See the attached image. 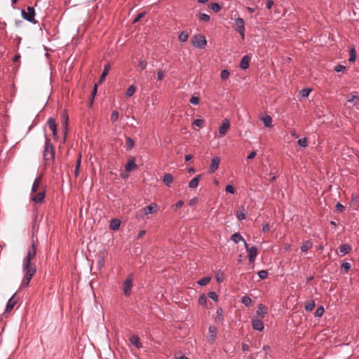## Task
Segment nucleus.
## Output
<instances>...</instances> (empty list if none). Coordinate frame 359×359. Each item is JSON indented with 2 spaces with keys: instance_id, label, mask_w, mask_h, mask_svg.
I'll use <instances>...</instances> for the list:
<instances>
[{
  "instance_id": "1",
  "label": "nucleus",
  "mask_w": 359,
  "mask_h": 359,
  "mask_svg": "<svg viewBox=\"0 0 359 359\" xmlns=\"http://www.w3.org/2000/svg\"><path fill=\"white\" fill-rule=\"evenodd\" d=\"M46 144L43 149V161L45 165H51L55 159V150L50 140L45 135Z\"/></svg>"
},
{
  "instance_id": "2",
  "label": "nucleus",
  "mask_w": 359,
  "mask_h": 359,
  "mask_svg": "<svg viewBox=\"0 0 359 359\" xmlns=\"http://www.w3.org/2000/svg\"><path fill=\"white\" fill-rule=\"evenodd\" d=\"M36 250L37 246L34 241H32V244L31 247L28 249L27 255L23 260V268L25 269H36L35 264L32 263V260H33L36 257Z\"/></svg>"
},
{
  "instance_id": "3",
  "label": "nucleus",
  "mask_w": 359,
  "mask_h": 359,
  "mask_svg": "<svg viewBox=\"0 0 359 359\" xmlns=\"http://www.w3.org/2000/svg\"><path fill=\"white\" fill-rule=\"evenodd\" d=\"M27 11L24 9L21 11V15L22 18L33 24H36L37 21L34 18L36 15L34 8L28 6L27 8Z\"/></svg>"
},
{
  "instance_id": "4",
  "label": "nucleus",
  "mask_w": 359,
  "mask_h": 359,
  "mask_svg": "<svg viewBox=\"0 0 359 359\" xmlns=\"http://www.w3.org/2000/svg\"><path fill=\"white\" fill-rule=\"evenodd\" d=\"M191 43L194 47L203 49L207 45V40L203 35H196L192 38Z\"/></svg>"
},
{
  "instance_id": "5",
  "label": "nucleus",
  "mask_w": 359,
  "mask_h": 359,
  "mask_svg": "<svg viewBox=\"0 0 359 359\" xmlns=\"http://www.w3.org/2000/svg\"><path fill=\"white\" fill-rule=\"evenodd\" d=\"M23 271L25 273V276H24L22 280V283H21V287H27V286L29 285V284L32 277L35 274V273L36 271V269H25L23 268Z\"/></svg>"
},
{
  "instance_id": "6",
  "label": "nucleus",
  "mask_w": 359,
  "mask_h": 359,
  "mask_svg": "<svg viewBox=\"0 0 359 359\" xmlns=\"http://www.w3.org/2000/svg\"><path fill=\"white\" fill-rule=\"evenodd\" d=\"M133 287V274L130 273L124 280L123 284V291L126 297H128L131 294V290Z\"/></svg>"
},
{
  "instance_id": "7",
  "label": "nucleus",
  "mask_w": 359,
  "mask_h": 359,
  "mask_svg": "<svg viewBox=\"0 0 359 359\" xmlns=\"http://www.w3.org/2000/svg\"><path fill=\"white\" fill-rule=\"evenodd\" d=\"M62 116V133H63V143L65 142L66 141V139H67V132H68V121H69V117H68V114L66 113V112H63L61 115Z\"/></svg>"
},
{
  "instance_id": "8",
  "label": "nucleus",
  "mask_w": 359,
  "mask_h": 359,
  "mask_svg": "<svg viewBox=\"0 0 359 359\" xmlns=\"http://www.w3.org/2000/svg\"><path fill=\"white\" fill-rule=\"evenodd\" d=\"M245 248L248 252L249 262L253 263L257 255V248L255 246L249 247L248 244L245 242Z\"/></svg>"
},
{
  "instance_id": "9",
  "label": "nucleus",
  "mask_w": 359,
  "mask_h": 359,
  "mask_svg": "<svg viewBox=\"0 0 359 359\" xmlns=\"http://www.w3.org/2000/svg\"><path fill=\"white\" fill-rule=\"evenodd\" d=\"M235 25L236 26V30L241 34L243 39H245V22L241 18H238L235 20Z\"/></svg>"
},
{
  "instance_id": "10",
  "label": "nucleus",
  "mask_w": 359,
  "mask_h": 359,
  "mask_svg": "<svg viewBox=\"0 0 359 359\" xmlns=\"http://www.w3.org/2000/svg\"><path fill=\"white\" fill-rule=\"evenodd\" d=\"M230 128V123L227 118L222 121L221 126L219 127V133L221 137L226 135L228 130Z\"/></svg>"
},
{
  "instance_id": "11",
  "label": "nucleus",
  "mask_w": 359,
  "mask_h": 359,
  "mask_svg": "<svg viewBox=\"0 0 359 359\" xmlns=\"http://www.w3.org/2000/svg\"><path fill=\"white\" fill-rule=\"evenodd\" d=\"M46 196V191L43 190L39 193H32L31 198L32 200L36 203H42Z\"/></svg>"
},
{
  "instance_id": "12",
  "label": "nucleus",
  "mask_w": 359,
  "mask_h": 359,
  "mask_svg": "<svg viewBox=\"0 0 359 359\" xmlns=\"http://www.w3.org/2000/svg\"><path fill=\"white\" fill-rule=\"evenodd\" d=\"M158 209V205L155 203H152L149 205H147L145 208H144L142 209V211L144 212V215L147 217L149 215L157 212Z\"/></svg>"
},
{
  "instance_id": "13",
  "label": "nucleus",
  "mask_w": 359,
  "mask_h": 359,
  "mask_svg": "<svg viewBox=\"0 0 359 359\" xmlns=\"http://www.w3.org/2000/svg\"><path fill=\"white\" fill-rule=\"evenodd\" d=\"M47 124L48 125L50 129L52 130L53 135L54 138L57 139V137H58L57 130V126L56 124L55 119L52 117L49 118L47 121Z\"/></svg>"
},
{
  "instance_id": "14",
  "label": "nucleus",
  "mask_w": 359,
  "mask_h": 359,
  "mask_svg": "<svg viewBox=\"0 0 359 359\" xmlns=\"http://www.w3.org/2000/svg\"><path fill=\"white\" fill-rule=\"evenodd\" d=\"M137 168V164L135 163V158L133 156H130L128 159L127 163L125 165V170L127 172H130L132 170L136 169Z\"/></svg>"
},
{
  "instance_id": "15",
  "label": "nucleus",
  "mask_w": 359,
  "mask_h": 359,
  "mask_svg": "<svg viewBox=\"0 0 359 359\" xmlns=\"http://www.w3.org/2000/svg\"><path fill=\"white\" fill-rule=\"evenodd\" d=\"M346 100L348 102L352 103L357 109H359V96L350 93L346 96Z\"/></svg>"
},
{
  "instance_id": "16",
  "label": "nucleus",
  "mask_w": 359,
  "mask_h": 359,
  "mask_svg": "<svg viewBox=\"0 0 359 359\" xmlns=\"http://www.w3.org/2000/svg\"><path fill=\"white\" fill-rule=\"evenodd\" d=\"M252 326L254 330L261 331L264 329V323L262 319L259 318H252Z\"/></svg>"
},
{
  "instance_id": "17",
  "label": "nucleus",
  "mask_w": 359,
  "mask_h": 359,
  "mask_svg": "<svg viewBox=\"0 0 359 359\" xmlns=\"http://www.w3.org/2000/svg\"><path fill=\"white\" fill-rule=\"evenodd\" d=\"M220 159L219 157H214L212 158L211 163L209 168V172L213 173L216 170H217L219 165Z\"/></svg>"
},
{
  "instance_id": "18",
  "label": "nucleus",
  "mask_w": 359,
  "mask_h": 359,
  "mask_svg": "<svg viewBox=\"0 0 359 359\" xmlns=\"http://www.w3.org/2000/svg\"><path fill=\"white\" fill-rule=\"evenodd\" d=\"M257 318L262 319L267 313V307L262 304H259L257 310Z\"/></svg>"
},
{
  "instance_id": "19",
  "label": "nucleus",
  "mask_w": 359,
  "mask_h": 359,
  "mask_svg": "<svg viewBox=\"0 0 359 359\" xmlns=\"http://www.w3.org/2000/svg\"><path fill=\"white\" fill-rule=\"evenodd\" d=\"M17 303V300L15 298V294L13 295L8 301L5 312H10Z\"/></svg>"
},
{
  "instance_id": "20",
  "label": "nucleus",
  "mask_w": 359,
  "mask_h": 359,
  "mask_svg": "<svg viewBox=\"0 0 359 359\" xmlns=\"http://www.w3.org/2000/svg\"><path fill=\"white\" fill-rule=\"evenodd\" d=\"M250 60V58L248 55L243 56L241 60L240 64H239L240 68L242 69H248L249 67Z\"/></svg>"
},
{
  "instance_id": "21",
  "label": "nucleus",
  "mask_w": 359,
  "mask_h": 359,
  "mask_svg": "<svg viewBox=\"0 0 359 359\" xmlns=\"http://www.w3.org/2000/svg\"><path fill=\"white\" fill-rule=\"evenodd\" d=\"M201 178V175H198L193 178L189 183V187L190 189H195L198 187L200 179Z\"/></svg>"
},
{
  "instance_id": "22",
  "label": "nucleus",
  "mask_w": 359,
  "mask_h": 359,
  "mask_svg": "<svg viewBox=\"0 0 359 359\" xmlns=\"http://www.w3.org/2000/svg\"><path fill=\"white\" fill-rule=\"evenodd\" d=\"M41 180H42V175H41L38 176L35 179V180H34V183L32 184V193H36L37 191L38 188H39V185H40V184L41 182Z\"/></svg>"
},
{
  "instance_id": "23",
  "label": "nucleus",
  "mask_w": 359,
  "mask_h": 359,
  "mask_svg": "<svg viewBox=\"0 0 359 359\" xmlns=\"http://www.w3.org/2000/svg\"><path fill=\"white\" fill-rule=\"evenodd\" d=\"M339 251L343 255L348 254L352 250V247L349 244H341L339 247Z\"/></svg>"
},
{
  "instance_id": "24",
  "label": "nucleus",
  "mask_w": 359,
  "mask_h": 359,
  "mask_svg": "<svg viewBox=\"0 0 359 359\" xmlns=\"http://www.w3.org/2000/svg\"><path fill=\"white\" fill-rule=\"evenodd\" d=\"M97 264L98 268L100 269L104 264V254L103 252H100L97 255Z\"/></svg>"
},
{
  "instance_id": "25",
  "label": "nucleus",
  "mask_w": 359,
  "mask_h": 359,
  "mask_svg": "<svg viewBox=\"0 0 359 359\" xmlns=\"http://www.w3.org/2000/svg\"><path fill=\"white\" fill-rule=\"evenodd\" d=\"M111 68V66L109 64H107L104 65V70L100 77V79H99V83H101L104 81V80L105 79V77L107 76V75L108 74V72L109 71Z\"/></svg>"
},
{
  "instance_id": "26",
  "label": "nucleus",
  "mask_w": 359,
  "mask_h": 359,
  "mask_svg": "<svg viewBox=\"0 0 359 359\" xmlns=\"http://www.w3.org/2000/svg\"><path fill=\"white\" fill-rule=\"evenodd\" d=\"M121 222L118 219H112L110 221L109 227L111 230H118L120 227Z\"/></svg>"
},
{
  "instance_id": "27",
  "label": "nucleus",
  "mask_w": 359,
  "mask_h": 359,
  "mask_svg": "<svg viewBox=\"0 0 359 359\" xmlns=\"http://www.w3.org/2000/svg\"><path fill=\"white\" fill-rule=\"evenodd\" d=\"M172 181H173V177L171 174L166 173L164 175V176L163 177V182L166 186L170 187V184L172 182Z\"/></svg>"
},
{
  "instance_id": "28",
  "label": "nucleus",
  "mask_w": 359,
  "mask_h": 359,
  "mask_svg": "<svg viewBox=\"0 0 359 359\" xmlns=\"http://www.w3.org/2000/svg\"><path fill=\"white\" fill-rule=\"evenodd\" d=\"M261 119L265 127L270 128L272 126V118L269 115L262 116Z\"/></svg>"
},
{
  "instance_id": "29",
  "label": "nucleus",
  "mask_w": 359,
  "mask_h": 359,
  "mask_svg": "<svg viewBox=\"0 0 359 359\" xmlns=\"http://www.w3.org/2000/svg\"><path fill=\"white\" fill-rule=\"evenodd\" d=\"M231 240L235 243H238L240 241H243L244 243L245 242V241L244 240V238H243L240 233H233L231 236Z\"/></svg>"
},
{
  "instance_id": "30",
  "label": "nucleus",
  "mask_w": 359,
  "mask_h": 359,
  "mask_svg": "<svg viewBox=\"0 0 359 359\" xmlns=\"http://www.w3.org/2000/svg\"><path fill=\"white\" fill-rule=\"evenodd\" d=\"M236 217L238 220L241 221L246 218V212L243 207H241L237 212H236Z\"/></svg>"
},
{
  "instance_id": "31",
  "label": "nucleus",
  "mask_w": 359,
  "mask_h": 359,
  "mask_svg": "<svg viewBox=\"0 0 359 359\" xmlns=\"http://www.w3.org/2000/svg\"><path fill=\"white\" fill-rule=\"evenodd\" d=\"M316 306L314 300H309L305 302L304 308L307 311H311Z\"/></svg>"
},
{
  "instance_id": "32",
  "label": "nucleus",
  "mask_w": 359,
  "mask_h": 359,
  "mask_svg": "<svg viewBox=\"0 0 359 359\" xmlns=\"http://www.w3.org/2000/svg\"><path fill=\"white\" fill-rule=\"evenodd\" d=\"M356 50L354 47L350 49L349 50V59L348 61L350 62H354L356 60Z\"/></svg>"
},
{
  "instance_id": "33",
  "label": "nucleus",
  "mask_w": 359,
  "mask_h": 359,
  "mask_svg": "<svg viewBox=\"0 0 359 359\" xmlns=\"http://www.w3.org/2000/svg\"><path fill=\"white\" fill-rule=\"evenodd\" d=\"M129 341L130 344L135 346L137 348H140L142 346V344L140 341V338H129Z\"/></svg>"
},
{
  "instance_id": "34",
  "label": "nucleus",
  "mask_w": 359,
  "mask_h": 359,
  "mask_svg": "<svg viewBox=\"0 0 359 359\" xmlns=\"http://www.w3.org/2000/svg\"><path fill=\"white\" fill-rule=\"evenodd\" d=\"M209 8L215 13H218L221 11L222 6L218 3H212L209 5Z\"/></svg>"
},
{
  "instance_id": "35",
  "label": "nucleus",
  "mask_w": 359,
  "mask_h": 359,
  "mask_svg": "<svg viewBox=\"0 0 359 359\" xmlns=\"http://www.w3.org/2000/svg\"><path fill=\"white\" fill-rule=\"evenodd\" d=\"M135 91V87L133 85H132L127 88L126 92L125 93V96L126 97H130L134 94Z\"/></svg>"
},
{
  "instance_id": "36",
  "label": "nucleus",
  "mask_w": 359,
  "mask_h": 359,
  "mask_svg": "<svg viewBox=\"0 0 359 359\" xmlns=\"http://www.w3.org/2000/svg\"><path fill=\"white\" fill-rule=\"evenodd\" d=\"M312 247V243L310 241H306L303 245L301 246V250L302 252H306L309 249H310Z\"/></svg>"
},
{
  "instance_id": "37",
  "label": "nucleus",
  "mask_w": 359,
  "mask_h": 359,
  "mask_svg": "<svg viewBox=\"0 0 359 359\" xmlns=\"http://www.w3.org/2000/svg\"><path fill=\"white\" fill-rule=\"evenodd\" d=\"M210 276H205L199 280L197 283L201 286H205L210 281Z\"/></svg>"
},
{
  "instance_id": "38",
  "label": "nucleus",
  "mask_w": 359,
  "mask_h": 359,
  "mask_svg": "<svg viewBox=\"0 0 359 359\" xmlns=\"http://www.w3.org/2000/svg\"><path fill=\"white\" fill-rule=\"evenodd\" d=\"M134 141L130 137H127L126 141V148L127 150H130L134 147Z\"/></svg>"
},
{
  "instance_id": "39",
  "label": "nucleus",
  "mask_w": 359,
  "mask_h": 359,
  "mask_svg": "<svg viewBox=\"0 0 359 359\" xmlns=\"http://www.w3.org/2000/svg\"><path fill=\"white\" fill-rule=\"evenodd\" d=\"M179 40L181 41V42H185L187 41L188 38H189V34L185 32V31H182L180 35H179Z\"/></svg>"
},
{
  "instance_id": "40",
  "label": "nucleus",
  "mask_w": 359,
  "mask_h": 359,
  "mask_svg": "<svg viewBox=\"0 0 359 359\" xmlns=\"http://www.w3.org/2000/svg\"><path fill=\"white\" fill-rule=\"evenodd\" d=\"M97 84H95L94 85V87H93V89L91 92V94H90V107H91L93 105V100H94V97L95 96V95L97 94Z\"/></svg>"
},
{
  "instance_id": "41",
  "label": "nucleus",
  "mask_w": 359,
  "mask_h": 359,
  "mask_svg": "<svg viewBox=\"0 0 359 359\" xmlns=\"http://www.w3.org/2000/svg\"><path fill=\"white\" fill-rule=\"evenodd\" d=\"M242 304H243L245 306H249L252 303V299L248 296H243L241 299Z\"/></svg>"
},
{
  "instance_id": "42",
  "label": "nucleus",
  "mask_w": 359,
  "mask_h": 359,
  "mask_svg": "<svg viewBox=\"0 0 359 359\" xmlns=\"http://www.w3.org/2000/svg\"><path fill=\"white\" fill-rule=\"evenodd\" d=\"M198 18L200 20L203 21V22H208V21H210V16L208 14L203 13H200L198 14Z\"/></svg>"
},
{
  "instance_id": "43",
  "label": "nucleus",
  "mask_w": 359,
  "mask_h": 359,
  "mask_svg": "<svg viewBox=\"0 0 359 359\" xmlns=\"http://www.w3.org/2000/svg\"><path fill=\"white\" fill-rule=\"evenodd\" d=\"M193 124L197 127L202 128L204 126L205 121L203 119L197 118L194 121Z\"/></svg>"
},
{
  "instance_id": "44",
  "label": "nucleus",
  "mask_w": 359,
  "mask_h": 359,
  "mask_svg": "<svg viewBox=\"0 0 359 359\" xmlns=\"http://www.w3.org/2000/svg\"><path fill=\"white\" fill-rule=\"evenodd\" d=\"M325 309L323 306H319L315 311L316 317H321L324 313Z\"/></svg>"
},
{
  "instance_id": "45",
  "label": "nucleus",
  "mask_w": 359,
  "mask_h": 359,
  "mask_svg": "<svg viewBox=\"0 0 359 359\" xmlns=\"http://www.w3.org/2000/svg\"><path fill=\"white\" fill-rule=\"evenodd\" d=\"M146 14L147 13L145 11L138 13L137 15L133 20V23L135 24L139 22L142 18H144L146 15Z\"/></svg>"
},
{
  "instance_id": "46",
  "label": "nucleus",
  "mask_w": 359,
  "mask_h": 359,
  "mask_svg": "<svg viewBox=\"0 0 359 359\" xmlns=\"http://www.w3.org/2000/svg\"><path fill=\"white\" fill-rule=\"evenodd\" d=\"M229 72L227 69H223L221 72V79L222 81L226 80L229 76Z\"/></svg>"
},
{
  "instance_id": "47",
  "label": "nucleus",
  "mask_w": 359,
  "mask_h": 359,
  "mask_svg": "<svg viewBox=\"0 0 359 359\" xmlns=\"http://www.w3.org/2000/svg\"><path fill=\"white\" fill-rule=\"evenodd\" d=\"M207 303V297L204 294H202L198 299V304L205 306Z\"/></svg>"
},
{
  "instance_id": "48",
  "label": "nucleus",
  "mask_w": 359,
  "mask_h": 359,
  "mask_svg": "<svg viewBox=\"0 0 359 359\" xmlns=\"http://www.w3.org/2000/svg\"><path fill=\"white\" fill-rule=\"evenodd\" d=\"M310 92V88H303L302 90H300L299 94L302 97H306L309 96Z\"/></svg>"
},
{
  "instance_id": "49",
  "label": "nucleus",
  "mask_w": 359,
  "mask_h": 359,
  "mask_svg": "<svg viewBox=\"0 0 359 359\" xmlns=\"http://www.w3.org/2000/svg\"><path fill=\"white\" fill-rule=\"evenodd\" d=\"M298 144L302 147H306L308 145V141L306 137L301 138L298 140Z\"/></svg>"
},
{
  "instance_id": "50",
  "label": "nucleus",
  "mask_w": 359,
  "mask_h": 359,
  "mask_svg": "<svg viewBox=\"0 0 359 359\" xmlns=\"http://www.w3.org/2000/svg\"><path fill=\"white\" fill-rule=\"evenodd\" d=\"M335 210L338 212H343L345 210V207L340 203H337L335 205Z\"/></svg>"
},
{
  "instance_id": "51",
  "label": "nucleus",
  "mask_w": 359,
  "mask_h": 359,
  "mask_svg": "<svg viewBox=\"0 0 359 359\" xmlns=\"http://www.w3.org/2000/svg\"><path fill=\"white\" fill-rule=\"evenodd\" d=\"M257 274H258L259 278L263 280L267 277L268 272L265 270H262V271H259Z\"/></svg>"
},
{
  "instance_id": "52",
  "label": "nucleus",
  "mask_w": 359,
  "mask_h": 359,
  "mask_svg": "<svg viewBox=\"0 0 359 359\" xmlns=\"http://www.w3.org/2000/svg\"><path fill=\"white\" fill-rule=\"evenodd\" d=\"M118 119V112L117 111H113L111 115V120L113 123L116 122Z\"/></svg>"
},
{
  "instance_id": "53",
  "label": "nucleus",
  "mask_w": 359,
  "mask_h": 359,
  "mask_svg": "<svg viewBox=\"0 0 359 359\" xmlns=\"http://www.w3.org/2000/svg\"><path fill=\"white\" fill-rule=\"evenodd\" d=\"M208 295L214 302H217L218 300V296L215 292H209Z\"/></svg>"
},
{
  "instance_id": "54",
  "label": "nucleus",
  "mask_w": 359,
  "mask_h": 359,
  "mask_svg": "<svg viewBox=\"0 0 359 359\" xmlns=\"http://www.w3.org/2000/svg\"><path fill=\"white\" fill-rule=\"evenodd\" d=\"M184 205V202L182 201H178L175 204L172 205V208L175 211L180 208Z\"/></svg>"
},
{
  "instance_id": "55",
  "label": "nucleus",
  "mask_w": 359,
  "mask_h": 359,
  "mask_svg": "<svg viewBox=\"0 0 359 359\" xmlns=\"http://www.w3.org/2000/svg\"><path fill=\"white\" fill-rule=\"evenodd\" d=\"M351 267V265L348 262H343L341 264V268L344 269L346 273L350 270Z\"/></svg>"
},
{
  "instance_id": "56",
  "label": "nucleus",
  "mask_w": 359,
  "mask_h": 359,
  "mask_svg": "<svg viewBox=\"0 0 359 359\" xmlns=\"http://www.w3.org/2000/svg\"><path fill=\"white\" fill-rule=\"evenodd\" d=\"M225 191L229 194L235 193V189L231 184H228L225 188Z\"/></svg>"
},
{
  "instance_id": "57",
  "label": "nucleus",
  "mask_w": 359,
  "mask_h": 359,
  "mask_svg": "<svg viewBox=\"0 0 359 359\" xmlns=\"http://www.w3.org/2000/svg\"><path fill=\"white\" fill-rule=\"evenodd\" d=\"M190 103L193 104H198L199 102H200V99L198 97H195V96H192L189 100Z\"/></svg>"
},
{
  "instance_id": "58",
  "label": "nucleus",
  "mask_w": 359,
  "mask_h": 359,
  "mask_svg": "<svg viewBox=\"0 0 359 359\" xmlns=\"http://www.w3.org/2000/svg\"><path fill=\"white\" fill-rule=\"evenodd\" d=\"M209 332H210V337H215L217 334V328L215 326L209 327Z\"/></svg>"
},
{
  "instance_id": "59",
  "label": "nucleus",
  "mask_w": 359,
  "mask_h": 359,
  "mask_svg": "<svg viewBox=\"0 0 359 359\" xmlns=\"http://www.w3.org/2000/svg\"><path fill=\"white\" fill-rule=\"evenodd\" d=\"M346 69V67L344 66V65H337L335 67H334V71L337 72H343Z\"/></svg>"
},
{
  "instance_id": "60",
  "label": "nucleus",
  "mask_w": 359,
  "mask_h": 359,
  "mask_svg": "<svg viewBox=\"0 0 359 359\" xmlns=\"http://www.w3.org/2000/svg\"><path fill=\"white\" fill-rule=\"evenodd\" d=\"M266 179L267 180H269L270 182H273V181H275V180H276V175H275V173H274V172H271L269 174V178H266Z\"/></svg>"
},
{
  "instance_id": "61",
  "label": "nucleus",
  "mask_w": 359,
  "mask_h": 359,
  "mask_svg": "<svg viewBox=\"0 0 359 359\" xmlns=\"http://www.w3.org/2000/svg\"><path fill=\"white\" fill-rule=\"evenodd\" d=\"M147 62L145 60H141L139 63V66L142 70H144L147 67Z\"/></svg>"
},
{
  "instance_id": "62",
  "label": "nucleus",
  "mask_w": 359,
  "mask_h": 359,
  "mask_svg": "<svg viewBox=\"0 0 359 359\" xmlns=\"http://www.w3.org/2000/svg\"><path fill=\"white\" fill-rule=\"evenodd\" d=\"M270 228H271V226H270L269 224V223H265L264 224H263L262 231L264 233H267V232L269 231Z\"/></svg>"
},
{
  "instance_id": "63",
  "label": "nucleus",
  "mask_w": 359,
  "mask_h": 359,
  "mask_svg": "<svg viewBox=\"0 0 359 359\" xmlns=\"http://www.w3.org/2000/svg\"><path fill=\"white\" fill-rule=\"evenodd\" d=\"M81 163V154H79V157H78V158L76 160L75 168L80 169Z\"/></svg>"
},
{
  "instance_id": "64",
  "label": "nucleus",
  "mask_w": 359,
  "mask_h": 359,
  "mask_svg": "<svg viewBox=\"0 0 359 359\" xmlns=\"http://www.w3.org/2000/svg\"><path fill=\"white\" fill-rule=\"evenodd\" d=\"M164 77V73L161 69H159L157 72L158 80L161 81Z\"/></svg>"
}]
</instances>
